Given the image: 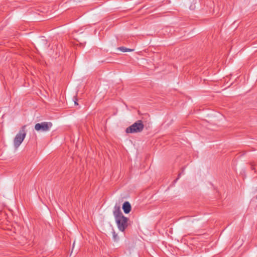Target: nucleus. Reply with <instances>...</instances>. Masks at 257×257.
<instances>
[{
  "mask_svg": "<svg viewBox=\"0 0 257 257\" xmlns=\"http://www.w3.org/2000/svg\"><path fill=\"white\" fill-rule=\"evenodd\" d=\"M144 124L142 120H138L136 121L132 125L127 127L125 130V132L127 134H134L141 133L144 128Z\"/></svg>",
  "mask_w": 257,
  "mask_h": 257,
  "instance_id": "nucleus-1",
  "label": "nucleus"
},
{
  "mask_svg": "<svg viewBox=\"0 0 257 257\" xmlns=\"http://www.w3.org/2000/svg\"><path fill=\"white\" fill-rule=\"evenodd\" d=\"M26 125L23 126L14 139V145L16 148H18L20 146L26 137Z\"/></svg>",
  "mask_w": 257,
  "mask_h": 257,
  "instance_id": "nucleus-2",
  "label": "nucleus"
},
{
  "mask_svg": "<svg viewBox=\"0 0 257 257\" xmlns=\"http://www.w3.org/2000/svg\"><path fill=\"white\" fill-rule=\"evenodd\" d=\"M128 218L124 216L115 220L118 228L121 231H124L128 226Z\"/></svg>",
  "mask_w": 257,
  "mask_h": 257,
  "instance_id": "nucleus-3",
  "label": "nucleus"
},
{
  "mask_svg": "<svg viewBox=\"0 0 257 257\" xmlns=\"http://www.w3.org/2000/svg\"><path fill=\"white\" fill-rule=\"evenodd\" d=\"M52 126V122L44 121L36 123L35 125V129L38 132H47Z\"/></svg>",
  "mask_w": 257,
  "mask_h": 257,
  "instance_id": "nucleus-4",
  "label": "nucleus"
},
{
  "mask_svg": "<svg viewBox=\"0 0 257 257\" xmlns=\"http://www.w3.org/2000/svg\"><path fill=\"white\" fill-rule=\"evenodd\" d=\"M113 214L114 216L115 220L121 216H124L120 210V207L116 205H115L114 207Z\"/></svg>",
  "mask_w": 257,
  "mask_h": 257,
  "instance_id": "nucleus-5",
  "label": "nucleus"
},
{
  "mask_svg": "<svg viewBox=\"0 0 257 257\" xmlns=\"http://www.w3.org/2000/svg\"><path fill=\"white\" fill-rule=\"evenodd\" d=\"M122 209L125 214H127L130 212L131 210V205L128 201H125L122 204Z\"/></svg>",
  "mask_w": 257,
  "mask_h": 257,
  "instance_id": "nucleus-6",
  "label": "nucleus"
},
{
  "mask_svg": "<svg viewBox=\"0 0 257 257\" xmlns=\"http://www.w3.org/2000/svg\"><path fill=\"white\" fill-rule=\"evenodd\" d=\"M118 49H119V50H120L122 52H132V51H133L134 50V49H130V48H127L124 47H119L118 48Z\"/></svg>",
  "mask_w": 257,
  "mask_h": 257,
  "instance_id": "nucleus-7",
  "label": "nucleus"
},
{
  "mask_svg": "<svg viewBox=\"0 0 257 257\" xmlns=\"http://www.w3.org/2000/svg\"><path fill=\"white\" fill-rule=\"evenodd\" d=\"M112 234H113V239L114 241H117L118 240L119 237H118L117 233H116L114 231H113Z\"/></svg>",
  "mask_w": 257,
  "mask_h": 257,
  "instance_id": "nucleus-8",
  "label": "nucleus"
},
{
  "mask_svg": "<svg viewBox=\"0 0 257 257\" xmlns=\"http://www.w3.org/2000/svg\"><path fill=\"white\" fill-rule=\"evenodd\" d=\"M73 100L74 101V103H75V105H78V104L77 103L78 99H77V98L76 96H74Z\"/></svg>",
  "mask_w": 257,
  "mask_h": 257,
  "instance_id": "nucleus-9",
  "label": "nucleus"
},
{
  "mask_svg": "<svg viewBox=\"0 0 257 257\" xmlns=\"http://www.w3.org/2000/svg\"><path fill=\"white\" fill-rule=\"evenodd\" d=\"M181 173H179V175H178V178H177L176 180H175L174 181V183H175L177 181V180L179 179V177H180V176H181Z\"/></svg>",
  "mask_w": 257,
  "mask_h": 257,
  "instance_id": "nucleus-10",
  "label": "nucleus"
},
{
  "mask_svg": "<svg viewBox=\"0 0 257 257\" xmlns=\"http://www.w3.org/2000/svg\"><path fill=\"white\" fill-rule=\"evenodd\" d=\"M74 244H75V242H73V245H74ZM73 247H74V246H73ZM73 248H72V249H73Z\"/></svg>",
  "mask_w": 257,
  "mask_h": 257,
  "instance_id": "nucleus-11",
  "label": "nucleus"
}]
</instances>
